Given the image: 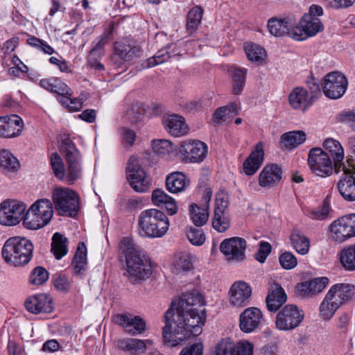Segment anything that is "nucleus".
Returning a JSON list of instances; mask_svg holds the SVG:
<instances>
[{
	"instance_id": "nucleus-1",
	"label": "nucleus",
	"mask_w": 355,
	"mask_h": 355,
	"mask_svg": "<svg viewBox=\"0 0 355 355\" xmlns=\"http://www.w3.org/2000/svg\"><path fill=\"white\" fill-rule=\"evenodd\" d=\"M205 302L196 291L188 292L165 313L162 334L164 342L171 347L181 345L191 335L198 336L206 320Z\"/></svg>"
},
{
	"instance_id": "nucleus-2",
	"label": "nucleus",
	"mask_w": 355,
	"mask_h": 355,
	"mask_svg": "<svg viewBox=\"0 0 355 355\" xmlns=\"http://www.w3.org/2000/svg\"><path fill=\"white\" fill-rule=\"evenodd\" d=\"M121 255H124L126 263L125 275L132 284H137L150 277L152 267L149 261L141 256V248L129 237L122 239L119 246Z\"/></svg>"
},
{
	"instance_id": "nucleus-3",
	"label": "nucleus",
	"mask_w": 355,
	"mask_h": 355,
	"mask_svg": "<svg viewBox=\"0 0 355 355\" xmlns=\"http://www.w3.org/2000/svg\"><path fill=\"white\" fill-rule=\"evenodd\" d=\"M139 232L146 238H161L168 230L170 223L166 215L157 209L142 211L138 218Z\"/></svg>"
},
{
	"instance_id": "nucleus-4",
	"label": "nucleus",
	"mask_w": 355,
	"mask_h": 355,
	"mask_svg": "<svg viewBox=\"0 0 355 355\" xmlns=\"http://www.w3.org/2000/svg\"><path fill=\"white\" fill-rule=\"evenodd\" d=\"M33 244L24 237L14 236L6 241L2 248L5 261L14 266L28 263L33 257Z\"/></svg>"
},
{
	"instance_id": "nucleus-5",
	"label": "nucleus",
	"mask_w": 355,
	"mask_h": 355,
	"mask_svg": "<svg viewBox=\"0 0 355 355\" xmlns=\"http://www.w3.org/2000/svg\"><path fill=\"white\" fill-rule=\"evenodd\" d=\"M53 216L52 202L49 199H39L26 211L24 216L23 225L28 230H39L47 225Z\"/></svg>"
},
{
	"instance_id": "nucleus-6",
	"label": "nucleus",
	"mask_w": 355,
	"mask_h": 355,
	"mask_svg": "<svg viewBox=\"0 0 355 355\" xmlns=\"http://www.w3.org/2000/svg\"><path fill=\"white\" fill-rule=\"evenodd\" d=\"M323 15V8L318 5H311L309 12L301 18L298 24L294 26L292 39L297 41L304 40L315 35L324 29L323 24L318 18Z\"/></svg>"
},
{
	"instance_id": "nucleus-7",
	"label": "nucleus",
	"mask_w": 355,
	"mask_h": 355,
	"mask_svg": "<svg viewBox=\"0 0 355 355\" xmlns=\"http://www.w3.org/2000/svg\"><path fill=\"white\" fill-rule=\"evenodd\" d=\"M60 150L64 155L67 163L65 178L68 184H73L82 177V157L80 151L69 137L62 139Z\"/></svg>"
},
{
	"instance_id": "nucleus-8",
	"label": "nucleus",
	"mask_w": 355,
	"mask_h": 355,
	"mask_svg": "<svg viewBox=\"0 0 355 355\" xmlns=\"http://www.w3.org/2000/svg\"><path fill=\"white\" fill-rule=\"evenodd\" d=\"M52 199L55 209L60 214L73 216L78 213L79 197L72 189L65 187L55 188L52 193Z\"/></svg>"
},
{
	"instance_id": "nucleus-9",
	"label": "nucleus",
	"mask_w": 355,
	"mask_h": 355,
	"mask_svg": "<svg viewBox=\"0 0 355 355\" xmlns=\"http://www.w3.org/2000/svg\"><path fill=\"white\" fill-rule=\"evenodd\" d=\"M307 162L311 173L320 178L331 175L334 170V162L329 155L321 148L310 149Z\"/></svg>"
},
{
	"instance_id": "nucleus-10",
	"label": "nucleus",
	"mask_w": 355,
	"mask_h": 355,
	"mask_svg": "<svg viewBox=\"0 0 355 355\" xmlns=\"http://www.w3.org/2000/svg\"><path fill=\"white\" fill-rule=\"evenodd\" d=\"M127 179L131 187L138 193H145L150 189V178L140 166L137 157H130L126 168Z\"/></svg>"
},
{
	"instance_id": "nucleus-11",
	"label": "nucleus",
	"mask_w": 355,
	"mask_h": 355,
	"mask_svg": "<svg viewBox=\"0 0 355 355\" xmlns=\"http://www.w3.org/2000/svg\"><path fill=\"white\" fill-rule=\"evenodd\" d=\"M324 94L331 99H338L345 93L348 81L340 71H331L324 76L321 81Z\"/></svg>"
},
{
	"instance_id": "nucleus-12",
	"label": "nucleus",
	"mask_w": 355,
	"mask_h": 355,
	"mask_svg": "<svg viewBox=\"0 0 355 355\" xmlns=\"http://www.w3.org/2000/svg\"><path fill=\"white\" fill-rule=\"evenodd\" d=\"M304 312L296 305L287 304L276 315L275 325L280 331H291L297 328L304 319Z\"/></svg>"
},
{
	"instance_id": "nucleus-13",
	"label": "nucleus",
	"mask_w": 355,
	"mask_h": 355,
	"mask_svg": "<svg viewBox=\"0 0 355 355\" xmlns=\"http://www.w3.org/2000/svg\"><path fill=\"white\" fill-rule=\"evenodd\" d=\"M207 145L200 140H187L178 148V153L185 162L200 163L206 157Z\"/></svg>"
},
{
	"instance_id": "nucleus-14",
	"label": "nucleus",
	"mask_w": 355,
	"mask_h": 355,
	"mask_svg": "<svg viewBox=\"0 0 355 355\" xmlns=\"http://www.w3.org/2000/svg\"><path fill=\"white\" fill-rule=\"evenodd\" d=\"M26 206L18 201H4L0 205V224L16 225L23 221Z\"/></svg>"
},
{
	"instance_id": "nucleus-15",
	"label": "nucleus",
	"mask_w": 355,
	"mask_h": 355,
	"mask_svg": "<svg viewBox=\"0 0 355 355\" xmlns=\"http://www.w3.org/2000/svg\"><path fill=\"white\" fill-rule=\"evenodd\" d=\"M246 241L241 237L224 239L220 245V250L229 262H241L245 259Z\"/></svg>"
},
{
	"instance_id": "nucleus-16",
	"label": "nucleus",
	"mask_w": 355,
	"mask_h": 355,
	"mask_svg": "<svg viewBox=\"0 0 355 355\" xmlns=\"http://www.w3.org/2000/svg\"><path fill=\"white\" fill-rule=\"evenodd\" d=\"M252 288L244 281H236L231 286L228 295L230 304L234 308H243L250 304Z\"/></svg>"
},
{
	"instance_id": "nucleus-17",
	"label": "nucleus",
	"mask_w": 355,
	"mask_h": 355,
	"mask_svg": "<svg viewBox=\"0 0 355 355\" xmlns=\"http://www.w3.org/2000/svg\"><path fill=\"white\" fill-rule=\"evenodd\" d=\"M263 318V313L259 309L248 307L240 314L239 327L244 333H251L260 326Z\"/></svg>"
},
{
	"instance_id": "nucleus-18",
	"label": "nucleus",
	"mask_w": 355,
	"mask_h": 355,
	"mask_svg": "<svg viewBox=\"0 0 355 355\" xmlns=\"http://www.w3.org/2000/svg\"><path fill=\"white\" fill-rule=\"evenodd\" d=\"M282 169L278 164H266L259 175V185L264 189L273 188L282 180Z\"/></svg>"
},
{
	"instance_id": "nucleus-19",
	"label": "nucleus",
	"mask_w": 355,
	"mask_h": 355,
	"mask_svg": "<svg viewBox=\"0 0 355 355\" xmlns=\"http://www.w3.org/2000/svg\"><path fill=\"white\" fill-rule=\"evenodd\" d=\"M328 284L329 279L326 277L314 278L297 284L296 292L302 297H313L320 293Z\"/></svg>"
},
{
	"instance_id": "nucleus-20",
	"label": "nucleus",
	"mask_w": 355,
	"mask_h": 355,
	"mask_svg": "<svg viewBox=\"0 0 355 355\" xmlns=\"http://www.w3.org/2000/svg\"><path fill=\"white\" fill-rule=\"evenodd\" d=\"M24 305L26 310L33 314L51 313L53 310L52 298L44 293L30 296L25 301Z\"/></svg>"
},
{
	"instance_id": "nucleus-21",
	"label": "nucleus",
	"mask_w": 355,
	"mask_h": 355,
	"mask_svg": "<svg viewBox=\"0 0 355 355\" xmlns=\"http://www.w3.org/2000/svg\"><path fill=\"white\" fill-rule=\"evenodd\" d=\"M329 230L330 239L337 243H343L354 237L347 215L334 220Z\"/></svg>"
},
{
	"instance_id": "nucleus-22",
	"label": "nucleus",
	"mask_w": 355,
	"mask_h": 355,
	"mask_svg": "<svg viewBox=\"0 0 355 355\" xmlns=\"http://www.w3.org/2000/svg\"><path fill=\"white\" fill-rule=\"evenodd\" d=\"M24 123L17 114L0 117V136L6 138L15 137L22 131Z\"/></svg>"
},
{
	"instance_id": "nucleus-23",
	"label": "nucleus",
	"mask_w": 355,
	"mask_h": 355,
	"mask_svg": "<svg viewBox=\"0 0 355 355\" xmlns=\"http://www.w3.org/2000/svg\"><path fill=\"white\" fill-rule=\"evenodd\" d=\"M162 123L166 130L174 137L183 136L189 130V126L186 123L185 119L175 113L164 114L162 117Z\"/></svg>"
},
{
	"instance_id": "nucleus-24",
	"label": "nucleus",
	"mask_w": 355,
	"mask_h": 355,
	"mask_svg": "<svg viewBox=\"0 0 355 355\" xmlns=\"http://www.w3.org/2000/svg\"><path fill=\"white\" fill-rule=\"evenodd\" d=\"M263 143L258 142L243 164V170L246 175H252L261 167L264 159Z\"/></svg>"
},
{
	"instance_id": "nucleus-25",
	"label": "nucleus",
	"mask_w": 355,
	"mask_h": 355,
	"mask_svg": "<svg viewBox=\"0 0 355 355\" xmlns=\"http://www.w3.org/2000/svg\"><path fill=\"white\" fill-rule=\"evenodd\" d=\"M289 103L295 110H306L315 101V95L309 96L307 90L301 87L294 88L288 96Z\"/></svg>"
},
{
	"instance_id": "nucleus-26",
	"label": "nucleus",
	"mask_w": 355,
	"mask_h": 355,
	"mask_svg": "<svg viewBox=\"0 0 355 355\" xmlns=\"http://www.w3.org/2000/svg\"><path fill=\"white\" fill-rule=\"evenodd\" d=\"M116 54L123 61L130 62L141 56V48L135 42L124 39L114 44Z\"/></svg>"
},
{
	"instance_id": "nucleus-27",
	"label": "nucleus",
	"mask_w": 355,
	"mask_h": 355,
	"mask_svg": "<svg viewBox=\"0 0 355 355\" xmlns=\"http://www.w3.org/2000/svg\"><path fill=\"white\" fill-rule=\"evenodd\" d=\"M323 148L334 162V171L338 173L341 171L344 159V149L341 144L333 138H327L323 141Z\"/></svg>"
},
{
	"instance_id": "nucleus-28",
	"label": "nucleus",
	"mask_w": 355,
	"mask_h": 355,
	"mask_svg": "<svg viewBox=\"0 0 355 355\" xmlns=\"http://www.w3.org/2000/svg\"><path fill=\"white\" fill-rule=\"evenodd\" d=\"M115 322L123 327L126 332L132 335L140 334L146 329L145 321L139 316L119 314L115 317Z\"/></svg>"
},
{
	"instance_id": "nucleus-29",
	"label": "nucleus",
	"mask_w": 355,
	"mask_h": 355,
	"mask_svg": "<svg viewBox=\"0 0 355 355\" xmlns=\"http://www.w3.org/2000/svg\"><path fill=\"white\" fill-rule=\"evenodd\" d=\"M287 295L283 288L277 283L270 284L266 299L267 309L270 312L277 311L286 302Z\"/></svg>"
},
{
	"instance_id": "nucleus-30",
	"label": "nucleus",
	"mask_w": 355,
	"mask_h": 355,
	"mask_svg": "<svg viewBox=\"0 0 355 355\" xmlns=\"http://www.w3.org/2000/svg\"><path fill=\"white\" fill-rule=\"evenodd\" d=\"M180 55V52L177 49V45L175 44H170L165 48L159 50L153 57L146 59L144 61L145 65L143 68L153 67L166 62L171 58Z\"/></svg>"
},
{
	"instance_id": "nucleus-31",
	"label": "nucleus",
	"mask_w": 355,
	"mask_h": 355,
	"mask_svg": "<svg viewBox=\"0 0 355 355\" xmlns=\"http://www.w3.org/2000/svg\"><path fill=\"white\" fill-rule=\"evenodd\" d=\"M294 23L290 18L270 19L268 21V28L270 33L276 37L288 35L292 38Z\"/></svg>"
},
{
	"instance_id": "nucleus-32",
	"label": "nucleus",
	"mask_w": 355,
	"mask_h": 355,
	"mask_svg": "<svg viewBox=\"0 0 355 355\" xmlns=\"http://www.w3.org/2000/svg\"><path fill=\"white\" fill-rule=\"evenodd\" d=\"M340 195L347 201H355V176L344 173L340 176L336 184Z\"/></svg>"
},
{
	"instance_id": "nucleus-33",
	"label": "nucleus",
	"mask_w": 355,
	"mask_h": 355,
	"mask_svg": "<svg viewBox=\"0 0 355 355\" xmlns=\"http://www.w3.org/2000/svg\"><path fill=\"white\" fill-rule=\"evenodd\" d=\"M151 199L154 205L164 207L170 215H175L178 212V206L175 201L163 190L159 189L154 190Z\"/></svg>"
},
{
	"instance_id": "nucleus-34",
	"label": "nucleus",
	"mask_w": 355,
	"mask_h": 355,
	"mask_svg": "<svg viewBox=\"0 0 355 355\" xmlns=\"http://www.w3.org/2000/svg\"><path fill=\"white\" fill-rule=\"evenodd\" d=\"M306 136L302 130H294L284 133L280 137L282 149L292 150L303 144Z\"/></svg>"
},
{
	"instance_id": "nucleus-35",
	"label": "nucleus",
	"mask_w": 355,
	"mask_h": 355,
	"mask_svg": "<svg viewBox=\"0 0 355 355\" xmlns=\"http://www.w3.org/2000/svg\"><path fill=\"white\" fill-rule=\"evenodd\" d=\"M87 248L84 243L78 244L71 267L75 275H82L87 270Z\"/></svg>"
},
{
	"instance_id": "nucleus-36",
	"label": "nucleus",
	"mask_w": 355,
	"mask_h": 355,
	"mask_svg": "<svg viewBox=\"0 0 355 355\" xmlns=\"http://www.w3.org/2000/svg\"><path fill=\"white\" fill-rule=\"evenodd\" d=\"M189 181L185 175L181 172L170 174L166 180V186L168 191L177 193L184 191L188 187Z\"/></svg>"
},
{
	"instance_id": "nucleus-37",
	"label": "nucleus",
	"mask_w": 355,
	"mask_h": 355,
	"mask_svg": "<svg viewBox=\"0 0 355 355\" xmlns=\"http://www.w3.org/2000/svg\"><path fill=\"white\" fill-rule=\"evenodd\" d=\"M292 247L301 255L308 254L310 249V239L299 230H293L290 235Z\"/></svg>"
},
{
	"instance_id": "nucleus-38",
	"label": "nucleus",
	"mask_w": 355,
	"mask_h": 355,
	"mask_svg": "<svg viewBox=\"0 0 355 355\" xmlns=\"http://www.w3.org/2000/svg\"><path fill=\"white\" fill-rule=\"evenodd\" d=\"M229 72L232 80V92L235 95L240 94L245 86L248 70L245 68L232 66L230 68Z\"/></svg>"
},
{
	"instance_id": "nucleus-39",
	"label": "nucleus",
	"mask_w": 355,
	"mask_h": 355,
	"mask_svg": "<svg viewBox=\"0 0 355 355\" xmlns=\"http://www.w3.org/2000/svg\"><path fill=\"white\" fill-rule=\"evenodd\" d=\"M193 268L190 254L180 253L177 255L171 266V272L176 275H183Z\"/></svg>"
},
{
	"instance_id": "nucleus-40",
	"label": "nucleus",
	"mask_w": 355,
	"mask_h": 355,
	"mask_svg": "<svg viewBox=\"0 0 355 355\" xmlns=\"http://www.w3.org/2000/svg\"><path fill=\"white\" fill-rule=\"evenodd\" d=\"M0 168L10 173H15L20 168V163L11 152L6 149L0 150Z\"/></svg>"
},
{
	"instance_id": "nucleus-41",
	"label": "nucleus",
	"mask_w": 355,
	"mask_h": 355,
	"mask_svg": "<svg viewBox=\"0 0 355 355\" xmlns=\"http://www.w3.org/2000/svg\"><path fill=\"white\" fill-rule=\"evenodd\" d=\"M68 239L60 233L55 232L52 237L51 252L55 259H60L68 252Z\"/></svg>"
},
{
	"instance_id": "nucleus-42",
	"label": "nucleus",
	"mask_w": 355,
	"mask_h": 355,
	"mask_svg": "<svg viewBox=\"0 0 355 355\" xmlns=\"http://www.w3.org/2000/svg\"><path fill=\"white\" fill-rule=\"evenodd\" d=\"M117 346L120 349L128 352L133 355L145 353L143 340L136 338L121 339L118 340Z\"/></svg>"
},
{
	"instance_id": "nucleus-43",
	"label": "nucleus",
	"mask_w": 355,
	"mask_h": 355,
	"mask_svg": "<svg viewBox=\"0 0 355 355\" xmlns=\"http://www.w3.org/2000/svg\"><path fill=\"white\" fill-rule=\"evenodd\" d=\"M208 205L202 207L193 203L189 206V215L192 222L198 227L204 225L208 220Z\"/></svg>"
},
{
	"instance_id": "nucleus-44",
	"label": "nucleus",
	"mask_w": 355,
	"mask_h": 355,
	"mask_svg": "<svg viewBox=\"0 0 355 355\" xmlns=\"http://www.w3.org/2000/svg\"><path fill=\"white\" fill-rule=\"evenodd\" d=\"M244 49L248 59L252 62L261 64L266 58L265 49L258 44L245 43Z\"/></svg>"
},
{
	"instance_id": "nucleus-45",
	"label": "nucleus",
	"mask_w": 355,
	"mask_h": 355,
	"mask_svg": "<svg viewBox=\"0 0 355 355\" xmlns=\"http://www.w3.org/2000/svg\"><path fill=\"white\" fill-rule=\"evenodd\" d=\"M340 261L346 270H355V244L351 245L340 251Z\"/></svg>"
},
{
	"instance_id": "nucleus-46",
	"label": "nucleus",
	"mask_w": 355,
	"mask_h": 355,
	"mask_svg": "<svg viewBox=\"0 0 355 355\" xmlns=\"http://www.w3.org/2000/svg\"><path fill=\"white\" fill-rule=\"evenodd\" d=\"M203 15V10L199 6L191 8L187 15V31L189 33H194L198 28Z\"/></svg>"
},
{
	"instance_id": "nucleus-47",
	"label": "nucleus",
	"mask_w": 355,
	"mask_h": 355,
	"mask_svg": "<svg viewBox=\"0 0 355 355\" xmlns=\"http://www.w3.org/2000/svg\"><path fill=\"white\" fill-rule=\"evenodd\" d=\"M332 209L327 199H325L322 204L316 207L307 211V216L313 220H324L330 216Z\"/></svg>"
},
{
	"instance_id": "nucleus-48",
	"label": "nucleus",
	"mask_w": 355,
	"mask_h": 355,
	"mask_svg": "<svg viewBox=\"0 0 355 355\" xmlns=\"http://www.w3.org/2000/svg\"><path fill=\"white\" fill-rule=\"evenodd\" d=\"M212 227L218 232H225L230 226V220L225 211H214Z\"/></svg>"
},
{
	"instance_id": "nucleus-49",
	"label": "nucleus",
	"mask_w": 355,
	"mask_h": 355,
	"mask_svg": "<svg viewBox=\"0 0 355 355\" xmlns=\"http://www.w3.org/2000/svg\"><path fill=\"white\" fill-rule=\"evenodd\" d=\"M49 162L54 175L60 180L65 178V168L62 159L57 153H53L49 157Z\"/></svg>"
},
{
	"instance_id": "nucleus-50",
	"label": "nucleus",
	"mask_w": 355,
	"mask_h": 355,
	"mask_svg": "<svg viewBox=\"0 0 355 355\" xmlns=\"http://www.w3.org/2000/svg\"><path fill=\"white\" fill-rule=\"evenodd\" d=\"M339 307L325 297L320 305V315L324 320L329 321L332 318Z\"/></svg>"
},
{
	"instance_id": "nucleus-51",
	"label": "nucleus",
	"mask_w": 355,
	"mask_h": 355,
	"mask_svg": "<svg viewBox=\"0 0 355 355\" xmlns=\"http://www.w3.org/2000/svg\"><path fill=\"white\" fill-rule=\"evenodd\" d=\"M48 279V271L42 266H37L31 272L29 277V282L32 285L40 286L45 283Z\"/></svg>"
},
{
	"instance_id": "nucleus-52",
	"label": "nucleus",
	"mask_w": 355,
	"mask_h": 355,
	"mask_svg": "<svg viewBox=\"0 0 355 355\" xmlns=\"http://www.w3.org/2000/svg\"><path fill=\"white\" fill-rule=\"evenodd\" d=\"M234 342L230 338L221 339L216 345L214 355H232Z\"/></svg>"
},
{
	"instance_id": "nucleus-53",
	"label": "nucleus",
	"mask_w": 355,
	"mask_h": 355,
	"mask_svg": "<svg viewBox=\"0 0 355 355\" xmlns=\"http://www.w3.org/2000/svg\"><path fill=\"white\" fill-rule=\"evenodd\" d=\"M187 237L193 245H201L205 241V235L201 229L190 227L187 231Z\"/></svg>"
},
{
	"instance_id": "nucleus-54",
	"label": "nucleus",
	"mask_w": 355,
	"mask_h": 355,
	"mask_svg": "<svg viewBox=\"0 0 355 355\" xmlns=\"http://www.w3.org/2000/svg\"><path fill=\"white\" fill-rule=\"evenodd\" d=\"M152 148L157 154L165 155L173 150V144L168 139H155L152 141Z\"/></svg>"
},
{
	"instance_id": "nucleus-55",
	"label": "nucleus",
	"mask_w": 355,
	"mask_h": 355,
	"mask_svg": "<svg viewBox=\"0 0 355 355\" xmlns=\"http://www.w3.org/2000/svg\"><path fill=\"white\" fill-rule=\"evenodd\" d=\"M352 314L350 313L344 312L339 315L334 320V324L336 329L340 333L347 334L349 329Z\"/></svg>"
},
{
	"instance_id": "nucleus-56",
	"label": "nucleus",
	"mask_w": 355,
	"mask_h": 355,
	"mask_svg": "<svg viewBox=\"0 0 355 355\" xmlns=\"http://www.w3.org/2000/svg\"><path fill=\"white\" fill-rule=\"evenodd\" d=\"M279 261L281 266L286 270L294 268L297 264V259L295 256L291 252H285L282 253Z\"/></svg>"
},
{
	"instance_id": "nucleus-57",
	"label": "nucleus",
	"mask_w": 355,
	"mask_h": 355,
	"mask_svg": "<svg viewBox=\"0 0 355 355\" xmlns=\"http://www.w3.org/2000/svg\"><path fill=\"white\" fill-rule=\"evenodd\" d=\"M107 42V35L106 33L99 35L92 42V49L89 53L103 56L104 55V46Z\"/></svg>"
},
{
	"instance_id": "nucleus-58",
	"label": "nucleus",
	"mask_w": 355,
	"mask_h": 355,
	"mask_svg": "<svg viewBox=\"0 0 355 355\" xmlns=\"http://www.w3.org/2000/svg\"><path fill=\"white\" fill-rule=\"evenodd\" d=\"M344 302L355 299V286L350 284H336Z\"/></svg>"
},
{
	"instance_id": "nucleus-59",
	"label": "nucleus",
	"mask_w": 355,
	"mask_h": 355,
	"mask_svg": "<svg viewBox=\"0 0 355 355\" xmlns=\"http://www.w3.org/2000/svg\"><path fill=\"white\" fill-rule=\"evenodd\" d=\"M229 206V196L224 191H218L216 195L214 211H226Z\"/></svg>"
},
{
	"instance_id": "nucleus-60",
	"label": "nucleus",
	"mask_w": 355,
	"mask_h": 355,
	"mask_svg": "<svg viewBox=\"0 0 355 355\" xmlns=\"http://www.w3.org/2000/svg\"><path fill=\"white\" fill-rule=\"evenodd\" d=\"M253 345L248 341H240L234 345L232 355H252Z\"/></svg>"
},
{
	"instance_id": "nucleus-61",
	"label": "nucleus",
	"mask_w": 355,
	"mask_h": 355,
	"mask_svg": "<svg viewBox=\"0 0 355 355\" xmlns=\"http://www.w3.org/2000/svg\"><path fill=\"white\" fill-rule=\"evenodd\" d=\"M204 347L201 342H198L184 347L179 355H203Z\"/></svg>"
},
{
	"instance_id": "nucleus-62",
	"label": "nucleus",
	"mask_w": 355,
	"mask_h": 355,
	"mask_svg": "<svg viewBox=\"0 0 355 355\" xmlns=\"http://www.w3.org/2000/svg\"><path fill=\"white\" fill-rule=\"evenodd\" d=\"M53 86L51 92L59 95H73L72 89L62 80L55 78L53 80Z\"/></svg>"
},
{
	"instance_id": "nucleus-63",
	"label": "nucleus",
	"mask_w": 355,
	"mask_h": 355,
	"mask_svg": "<svg viewBox=\"0 0 355 355\" xmlns=\"http://www.w3.org/2000/svg\"><path fill=\"white\" fill-rule=\"evenodd\" d=\"M271 252V245L266 241H261L255 259L260 263H263Z\"/></svg>"
},
{
	"instance_id": "nucleus-64",
	"label": "nucleus",
	"mask_w": 355,
	"mask_h": 355,
	"mask_svg": "<svg viewBox=\"0 0 355 355\" xmlns=\"http://www.w3.org/2000/svg\"><path fill=\"white\" fill-rule=\"evenodd\" d=\"M53 283L56 289L64 293L68 292L71 287L70 281L64 275H58L54 279Z\"/></svg>"
}]
</instances>
